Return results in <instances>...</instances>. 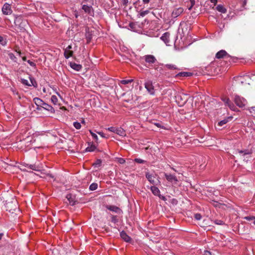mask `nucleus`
I'll return each instance as SVG.
<instances>
[{
  "label": "nucleus",
  "mask_w": 255,
  "mask_h": 255,
  "mask_svg": "<svg viewBox=\"0 0 255 255\" xmlns=\"http://www.w3.org/2000/svg\"><path fill=\"white\" fill-rule=\"evenodd\" d=\"M249 78V77L248 75L235 77L234 79L235 84L239 87L246 86L249 84L248 81Z\"/></svg>",
  "instance_id": "obj_1"
},
{
  "label": "nucleus",
  "mask_w": 255,
  "mask_h": 255,
  "mask_svg": "<svg viewBox=\"0 0 255 255\" xmlns=\"http://www.w3.org/2000/svg\"><path fill=\"white\" fill-rule=\"evenodd\" d=\"M176 103L179 106H183L188 100V95L183 93L178 92L175 94Z\"/></svg>",
  "instance_id": "obj_2"
},
{
  "label": "nucleus",
  "mask_w": 255,
  "mask_h": 255,
  "mask_svg": "<svg viewBox=\"0 0 255 255\" xmlns=\"http://www.w3.org/2000/svg\"><path fill=\"white\" fill-rule=\"evenodd\" d=\"M145 177L148 181L153 185H158L160 184L159 180L156 178V174H152L149 172L145 173Z\"/></svg>",
  "instance_id": "obj_3"
},
{
  "label": "nucleus",
  "mask_w": 255,
  "mask_h": 255,
  "mask_svg": "<svg viewBox=\"0 0 255 255\" xmlns=\"http://www.w3.org/2000/svg\"><path fill=\"white\" fill-rule=\"evenodd\" d=\"M93 2L92 1H89V4H84L82 5V9L84 10V11L91 15L93 16L94 12V9L92 7Z\"/></svg>",
  "instance_id": "obj_4"
},
{
  "label": "nucleus",
  "mask_w": 255,
  "mask_h": 255,
  "mask_svg": "<svg viewBox=\"0 0 255 255\" xmlns=\"http://www.w3.org/2000/svg\"><path fill=\"white\" fill-rule=\"evenodd\" d=\"M234 101L236 104L240 108L244 107L247 104V101L245 99L239 96H235Z\"/></svg>",
  "instance_id": "obj_5"
},
{
  "label": "nucleus",
  "mask_w": 255,
  "mask_h": 255,
  "mask_svg": "<svg viewBox=\"0 0 255 255\" xmlns=\"http://www.w3.org/2000/svg\"><path fill=\"white\" fill-rule=\"evenodd\" d=\"M107 129L109 131L116 133L120 136H124L126 135V131L122 128H116L112 127L108 128Z\"/></svg>",
  "instance_id": "obj_6"
},
{
  "label": "nucleus",
  "mask_w": 255,
  "mask_h": 255,
  "mask_svg": "<svg viewBox=\"0 0 255 255\" xmlns=\"http://www.w3.org/2000/svg\"><path fill=\"white\" fill-rule=\"evenodd\" d=\"M184 12V8L182 7H174L172 11L171 12V17L172 18L174 19L179 16L181 14H182Z\"/></svg>",
  "instance_id": "obj_7"
},
{
  "label": "nucleus",
  "mask_w": 255,
  "mask_h": 255,
  "mask_svg": "<svg viewBox=\"0 0 255 255\" xmlns=\"http://www.w3.org/2000/svg\"><path fill=\"white\" fill-rule=\"evenodd\" d=\"M222 100L224 103L225 106H228L232 111H235L237 109L234 104L230 100L229 98L227 97L222 98Z\"/></svg>",
  "instance_id": "obj_8"
},
{
  "label": "nucleus",
  "mask_w": 255,
  "mask_h": 255,
  "mask_svg": "<svg viewBox=\"0 0 255 255\" xmlns=\"http://www.w3.org/2000/svg\"><path fill=\"white\" fill-rule=\"evenodd\" d=\"M2 13L4 15H10L12 12L11 5L8 3H5L1 9Z\"/></svg>",
  "instance_id": "obj_9"
},
{
  "label": "nucleus",
  "mask_w": 255,
  "mask_h": 255,
  "mask_svg": "<svg viewBox=\"0 0 255 255\" xmlns=\"http://www.w3.org/2000/svg\"><path fill=\"white\" fill-rule=\"evenodd\" d=\"M145 62L149 65L154 64L156 61V58L152 55H146L142 57Z\"/></svg>",
  "instance_id": "obj_10"
},
{
  "label": "nucleus",
  "mask_w": 255,
  "mask_h": 255,
  "mask_svg": "<svg viewBox=\"0 0 255 255\" xmlns=\"http://www.w3.org/2000/svg\"><path fill=\"white\" fill-rule=\"evenodd\" d=\"M164 175L168 182L176 184L178 181L177 178L174 175L167 173H164Z\"/></svg>",
  "instance_id": "obj_11"
},
{
  "label": "nucleus",
  "mask_w": 255,
  "mask_h": 255,
  "mask_svg": "<svg viewBox=\"0 0 255 255\" xmlns=\"http://www.w3.org/2000/svg\"><path fill=\"white\" fill-rule=\"evenodd\" d=\"M145 88L146 89L147 91L148 92V93L151 95H154L155 91L154 87L152 85V83L150 81H148L146 82H145Z\"/></svg>",
  "instance_id": "obj_12"
},
{
  "label": "nucleus",
  "mask_w": 255,
  "mask_h": 255,
  "mask_svg": "<svg viewBox=\"0 0 255 255\" xmlns=\"http://www.w3.org/2000/svg\"><path fill=\"white\" fill-rule=\"evenodd\" d=\"M150 190L152 193L155 195L158 196L160 198L163 200H165L166 198L164 196H161L160 194V192L159 189L155 185L150 187Z\"/></svg>",
  "instance_id": "obj_13"
},
{
  "label": "nucleus",
  "mask_w": 255,
  "mask_h": 255,
  "mask_svg": "<svg viewBox=\"0 0 255 255\" xmlns=\"http://www.w3.org/2000/svg\"><path fill=\"white\" fill-rule=\"evenodd\" d=\"M228 57H230V55L224 50H221L218 51L216 54V58L217 59Z\"/></svg>",
  "instance_id": "obj_14"
},
{
  "label": "nucleus",
  "mask_w": 255,
  "mask_h": 255,
  "mask_svg": "<svg viewBox=\"0 0 255 255\" xmlns=\"http://www.w3.org/2000/svg\"><path fill=\"white\" fill-rule=\"evenodd\" d=\"M106 208L112 211V212H115V213H118V214H121L122 213V210L119 207H118L117 206H114V205H107L106 206Z\"/></svg>",
  "instance_id": "obj_15"
},
{
  "label": "nucleus",
  "mask_w": 255,
  "mask_h": 255,
  "mask_svg": "<svg viewBox=\"0 0 255 255\" xmlns=\"http://www.w3.org/2000/svg\"><path fill=\"white\" fill-rule=\"evenodd\" d=\"M85 36L87 40V43H88L91 40L92 36V31L90 30L89 27H85Z\"/></svg>",
  "instance_id": "obj_16"
},
{
  "label": "nucleus",
  "mask_w": 255,
  "mask_h": 255,
  "mask_svg": "<svg viewBox=\"0 0 255 255\" xmlns=\"http://www.w3.org/2000/svg\"><path fill=\"white\" fill-rule=\"evenodd\" d=\"M33 101L35 105L38 107L36 109L38 110H40L39 107H42L43 104L44 102H43L41 99L39 98H35L33 99Z\"/></svg>",
  "instance_id": "obj_17"
},
{
  "label": "nucleus",
  "mask_w": 255,
  "mask_h": 255,
  "mask_svg": "<svg viewBox=\"0 0 255 255\" xmlns=\"http://www.w3.org/2000/svg\"><path fill=\"white\" fill-rule=\"evenodd\" d=\"M120 236L126 242H130L131 241V238L125 231H122L120 233Z\"/></svg>",
  "instance_id": "obj_18"
},
{
  "label": "nucleus",
  "mask_w": 255,
  "mask_h": 255,
  "mask_svg": "<svg viewBox=\"0 0 255 255\" xmlns=\"http://www.w3.org/2000/svg\"><path fill=\"white\" fill-rule=\"evenodd\" d=\"M71 49V46L69 45L65 50L64 51V56L66 59L69 58L70 56H72V51L70 50Z\"/></svg>",
  "instance_id": "obj_19"
},
{
  "label": "nucleus",
  "mask_w": 255,
  "mask_h": 255,
  "mask_svg": "<svg viewBox=\"0 0 255 255\" xmlns=\"http://www.w3.org/2000/svg\"><path fill=\"white\" fill-rule=\"evenodd\" d=\"M23 166L25 167H27L29 168L30 169L35 170V171H39V167L36 164H29L25 163H23L22 164Z\"/></svg>",
  "instance_id": "obj_20"
},
{
  "label": "nucleus",
  "mask_w": 255,
  "mask_h": 255,
  "mask_svg": "<svg viewBox=\"0 0 255 255\" xmlns=\"http://www.w3.org/2000/svg\"><path fill=\"white\" fill-rule=\"evenodd\" d=\"M66 198L69 201V204L71 205H74L77 201L75 200V197L71 194H67Z\"/></svg>",
  "instance_id": "obj_21"
},
{
  "label": "nucleus",
  "mask_w": 255,
  "mask_h": 255,
  "mask_svg": "<svg viewBox=\"0 0 255 255\" xmlns=\"http://www.w3.org/2000/svg\"><path fill=\"white\" fill-rule=\"evenodd\" d=\"M232 119H233V117L232 116H230V117H228L227 118H226L224 120L220 121L218 123V125L219 126L222 127L224 125L227 124L228 122H229V121H231Z\"/></svg>",
  "instance_id": "obj_22"
},
{
  "label": "nucleus",
  "mask_w": 255,
  "mask_h": 255,
  "mask_svg": "<svg viewBox=\"0 0 255 255\" xmlns=\"http://www.w3.org/2000/svg\"><path fill=\"white\" fill-rule=\"evenodd\" d=\"M41 108H43L45 110L50 111L52 113L54 112L53 108L51 106L48 105V104L45 103V102H44V103L43 104V105Z\"/></svg>",
  "instance_id": "obj_23"
},
{
  "label": "nucleus",
  "mask_w": 255,
  "mask_h": 255,
  "mask_svg": "<svg viewBox=\"0 0 255 255\" xmlns=\"http://www.w3.org/2000/svg\"><path fill=\"white\" fill-rule=\"evenodd\" d=\"M169 33L166 32L164 33L161 37V39L166 44L169 42L168 38H169Z\"/></svg>",
  "instance_id": "obj_24"
},
{
  "label": "nucleus",
  "mask_w": 255,
  "mask_h": 255,
  "mask_svg": "<svg viewBox=\"0 0 255 255\" xmlns=\"http://www.w3.org/2000/svg\"><path fill=\"white\" fill-rule=\"evenodd\" d=\"M164 68H167L168 69H170V70L178 69L175 65L172 64H167L165 65Z\"/></svg>",
  "instance_id": "obj_25"
},
{
  "label": "nucleus",
  "mask_w": 255,
  "mask_h": 255,
  "mask_svg": "<svg viewBox=\"0 0 255 255\" xmlns=\"http://www.w3.org/2000/svg\"><path fill=\"white\" fill-rule=\"evenodd\" d=\"M216 9L222 13H225L226 12V9L222 5H218L216 7Z\"/></svg>",
  "instance_id": "obj_26"
},
{
  "label": "nucleus",
  "mask_w": 255,
  "mask_h": 255,
  "mask_svg": "<svg viewBox=\"0 0 255 255\" xmlns=\"http://www.w3.org/2000/svg\"><path fill=\"white\" fill-rule=\"evenodd\" d=\"M192 75V73L190 72H181L177 74V76L179 77H190Z\"/></svg>",
  "instance_id": "obj_27"
},
{
  "label": "nucleus",
  "mask_w": 255,
  "mask_h": 255,
  "mask_svg": "<svg viewBox=\"0 0 255 255\" xmlns=\"http://www.w3.org/2000/svg\"><path fill=\"white\" fill-rule=\"evenodd\" d=\"M96 149V146L95 144H92L91 146L87 147L86 148V151H94Z\"/></svg>",
  "instance_id": "obj_28"
},
{
  "label": "nucleus",
  "mask_w": 255,
  "mask_h": 255,
  "mask_svg": "<svg viewBox=\"0 0 255 255\" xmlns=\"http://www.w3.org/2000/svg\"><path fill=\"white\" fill-rule=\"evenodd\" d=\"M102 162V160L97 159L96 161H95V162H94L93 164V165L95 167H99L101 165Z\"/></svg>",
  "instance_id": "obj_29"
},
{
  "label": "nucleus",
  "mask_w": 255,
  "mask_h": 255,
  "mask_svg": "<svg viewBox=\"0 0 255 255\" xmlns=\"http://www.w3.org/2000/svg\"><path fill=\"white\" fill-rule=\"evenodd\" d=\"M133 80L132 79H128V80H122L120 81V83L122 84L126 85V84L131 83V82H133Z\"/></svg>",
  "instance_id": "obj_30"
},
{
  "label": "nucleus",
  "mask_w": 255,
  "mask_h": 255,
  "mask_svg": "<svg viewBox=\"0 0 255 255\" xmlns=\"http://www.w3.org/2000/svg\"><path fill=\"white\" fill-rule=\"evenodd\" d=\"M98 188V184L96 183L91 184L89 187V189L91 191H94L97 189Z\"/></svg>",
  "instance_id": "obj_31"
},
{
  "label": "nucleus",
  "mask_w": 255,
  "mask_h": 255,
  "mask_svg": "<svg viewBox=\"0 0 255 255\" xmlns=\"http://www.w3.org/2000/svg\"><path fill=\"white\" fill-rule=\"evenodd\" d=\"M8 55L9 57V58L12 60V61H13L14 62H16V57L15 56V55H14V54H13L11 52H10L8 54Z\"/></svg>",
  "instance_id": "obj_32"
},
{
  "label": "nucleus",
  "mask_w": 255,
  "mask_h": 255,
  "mask_svg": "<svg viewBox=\"0 0 255 255\" xmlns=\"http://www.w3.org/2000/svg\"><path fill=\"white\" fill-rule=\"evenodd\" d=\"M51 101L54 105H56L58 103V99L55 95L51 96Z\"/></svg>",
  "instance_id": "obj_33"
},
{
  "label": "nucleus",
  "mask_w": 255,
  "mask_h": 255,
  "mask_svg": "<svg viewBox=\"0 0 255 255\" xmlns=\"http://www.w3.org/2000/svg\"><path fill=\"white\" fill-rule=\"evenodd\" d=\"M245 219L248 221H253V224L255 225V217L254 216H247Z\"/></svg>",
  "instance_id": "obj_34"
},
{
  "label": "nucleus",
  "mask_w": 255,
  "mask_h": 255,
  "mask_svg": "<svg viewBox=\"0 0 255 255\" xmlns=\"http://www.w3.org/2000/svg\"><path fill=\"white\" fill-rule=\"evenodd\" d=\"M30 82L31 83V85H32L34 87H37V83H36V81L35 80V79L33 78L30 77Z\"/></svg>",
  "instance_id": "obj_35"
},
{
  "label": "nucleus",
  "mask_w": 255,
  "mask_h": 255,
  "mask_svg": "<svg viewBox=\"0 0 255 255\" xmlns=\"http://www.w3.org/2000/svg\"><path fill=\"white\" fill-rule=\"evenodd\" d=\"M71 67L73 69H75L77 71H79L80 70V65L73 64L71 65Z\"/></svg>",
  "instance_id": "obj_36"
},
{
  "label": "nucleus",
  "mask_w": 255,
  "mask_h": 255,
  "mask_svg": "<svg viewBox=\"0 0 255 255\" xmlns=\"http://www.w3.org/2000/svg\"><path fill=\"white\" fill-rule=\"evenodd\" d=\"M0 44L2 45H5L6 44V41L3 37L0 35Z\"/></svg>",
  "instance_id": "obj_37"
},
{
  "label": "nucleus",
  "mask_w": 255,
  "mask_h": 255,
  "mask_svg": "<svg viewBox=\"0 0 255 255\" xmlns=\"http://www.w3.org/2000/svg\"><path fill=\"white\" fill-rule=\"evenodd\" d=\"M149 12V11L148 10H146L141 11L140 12L139 14H140V16L143 17L145 15L147 14Z\"/></svg>",
  "instance_id": "obj_38"
},
{
  "label": "nucleus",
  "mask_w": 255,
  "mask_h": 255,
  "mask_svg": "<svg viewBox=\"0 0 255 255\" xmlns=\"http://www.w3.org/2000/svg\"><path fill=\"white\" fill-rule=\"evenodd\" d=\"M21 83L25 85L30 86L31 84L29 83L28 80L22 79H21Z\"/></svg>",
  "instance_id": "obj_39"
},
{
  "label": "nucleus",
  "mask_w": 255,
  "mask_h": 255,
  "mask_svg": "<svg viewBox=\"0 0 255 255\" xmlns=\"http://www.w3.org/2000/svg\"><path fill=\"white\" fill-rule=\"evenodd\" d=\"M90 60L88 58V59H86L85 61V69H87V68H89V64L90 63Z\"/></svg>",
  "instance_id": "obj_40"
},
{
  "label": "nucleus",
  "mask_w": 255,
  "mask_h": 255,
  "mask_svg": "<svg viewBox=\"0 0 255 255\" xmlns=\"http://www.w3.org/2000/svg\"><path fill=\"white\" fill-rule=\"evenodd\" d=\"M190 2L191 4V5L188 7V9L190 10H191L193 6L195 5V0H190Z\"/></svg>",
  "instance_id": "obj_41"
},
{
  "label": "nucleus",
  "mask_w": 255,
  "mask_h": 255,
  "mask_svg": "<svg viewBox=\"0 0 255 255\" xmlns=\"http://www.w3.org/2000/svg\"><path fill=\"white\" fill-rule=\"evenodd\" d=\"M214 223L217 225H223L224 224V222L223 221L220 220H216L214 221Z\"/></svg>",
  "instance_id": "obj_42"
},
{
  "label": "nucleus",
  "mask_w": 255,
  "mask_h": 255,
  "mask_svg": "<svg viewBox=\"0 0 255 255\" xmlns=\"http://www.w3.org/2000/svg\"><path fill=\"white\" fill-rule=\"evenodd\" d=\"M202 216L200 214L197 213L194 215V218L197 220H200L201 219Z\"/></svg>",
  "instance_id": "obj_43"
},
{
  "label": "nucleus",
  "mask_w": 255,
  "mask_h": 255,
  "mask_svg": "<svg viewBox=\"0 0 255 255\" xmlns=\"http://www.w3.org/2000/svg\"><path fill=\"white\" fill-rule=\"evenodd\" d=\"M73 125L76 129H80V123L75 122L73 123Z\"/></svg>",
  "instance_id": "obj_44"
},
{
  "label": "nucleus",
  "mask_w": 255,
  "mask_h": 255,
  "mask_svg": "<svg viewBox=\"0 0 255 255\" xmlns=\"http://www.w3.org/2000/svg\"><path fill=\"white\" fill-rule=\"evenodd\" d=\"M90 131V133H91L92 136H93V137L95 139V140L96 141H97L98 137V136L97 135V134L96 133L92 132L91 130Z\"/></svg>",
  "instance_id": "obj_45"
},
{
  "label": "nucleus",
  "mask_w": 255,
  "mask_h": 255,
  "mask_svg": "<svg viewBox=\"0 0 255 255\" xmlns=\"http://www.w3.org/2000/svg\"><path fill=\"white\" fill-rule=\"evenodd\" d=\"M135 161L138 163H144L145 161L140 158H136L135 159Z\"/></svg>",
  "instance_id": "obj_46"
},
{
  "label": "nucleus",
  "mask_w": 255,
  "mask_h": 255,
  "mask_svg": "<svg viewBox=\"0 0 255 255\" xmlns=\"http://www.w3.org/2000/svg\"><path fill=\"white\" fill-rule=\"evenodd\" d=\"M203 255H215V254H212L211 252L208 251H205Z\"/></svg>",
  "instance_id": "obj_47"
},
{
  "label": "nucleus",
  "mask_w": 255,
  "mask_h": 255,
  "mask_svg": "<svg viewBox=\"0 0 255 255\" xmlns=\"http://www.w3.org/2000/svg\"><path fill=\"white\" fill-rule=\"evenodd\" d=\"M27 62L31 66L35 67L36 64L32 61L29 60H27Z\"/></svg>",
  "instance_id": "obj_48"
},
{
  "label": "nucleus",
  "mask_w": 255,
  "mask_h": 255,
  "mask_svg": "<svg viewBox=\"0 0 255 255\" xmlns=\"http://www.w3.org/2000/svg\"><path fill=\"white\" fill-rule=\"evenodd\" d=\"M123 4L125 6H127V4L128 3V0H122Z\"/></svg>",
  "instance_id": "obj_49"
},
{
  "label": "nucleus",
  "mask_w": 255,
  "mask_h": 255,
  "mask_svg": "<svg viewBox=\"0 0 255 255\" xmlns=\"http://www.w3.org/2000/svg\"><path fill=\"white\" fill-rule=\"evenodd\" d=\"M119 162L121 163V164H123L126 161H125V160L123 158H120L119 160Z\"/></svg>",
  "instance_id": "obj_50"
},
{
  "label": "nucleus",
  "mask_w": 255,
  "mask_h": 255,
  "mask_svg": "<svg viewBox=\"0 0 255 255\" xmlns=\"http://www.w3.org/2000/svg\"><path fill=\"white\" fill-rule=\"evenodd\" d=\"M239 153H244V155L248 154L249 153V152H247L246 151H243V150H240L239 151Z\"/></svg>",
  "instance_id": "obj_51"
},
{
  "label": "nucleus",
  "mask_w": 255,
  "mask_h": 255,
  "mask_svg": "<svg viewBox=\"0 0 255 255\" xmlns=\"http://www.w3.org/2000/svg\"><path fill=\"white\" fill-rule=\"evenodd\" d=\"M155 69L156 70H158V71H159V72H160V73H161V70H162V68H161V67H156V68H155Z\"/></svg>",
  "instance_id": "obj_52"
},
{
  "label": "nucleus",
  "mask_w": 255,
  "mask_h": 255,
  "mask_svg": "<svg viewBox=\"0 0 255 255\" xmlns=\"http://www.w3.org/2000/svg\"><path fill=\"white\" fill-rule=\"evenodd\" d=\"M98 134H99V135H100L102 137H105V134H104V133L103 132H98Z\"/></svg>",
  "instance_id": "obj_53"
},
{
  "label": "nucleus",
  "mask_w": 255,
  "mask_h": 255,
  "mask_svg": "<svg viewBox=\"0 0 255 255\" xmlns=\"http://www.w3.org/2000/svg\"><path fill=\"white\" fill-rule=\"evenodd\" d=\"M142 1L144 4H147L150 2V0H142Z\"/></svg>",
  "instance_id": "obj_54"
},
{
  "label": "nucleus",
  "mask_w": 255,
  "mask_h": 255,
  "mask_svg": "<svg viewBox=\"0 0 255 255\" xmlns=\"http://www.w3.org/2000/svg\"><path fill=\"white\" fill-rule=\"evenodd\" d=\"M112 222H114L116 223V221H117L116 217V216H113L112 217Z\"/></svg>",
  "instance_id": "obj_55"
},
{
  "label": "nucleus",
  "mask_w": 255,
  "mask_h": 255,
  "mask_svg": "<svg viewBox=\"0 0 255 255\" xmlns=\"http://www.w3.org/2000/svg\"><path fill=\"white\" fill-rule=\"evenodd\" d=\"M210 1L215 4L217 2V0H210Z\"/></svg>",
  "instance_id": "obj_56"
},
{
  "label": "nucleus",
  "mask_w": 255,
  "mask_h": 255,
  "mask_svg": "<svg viewBox=\"0 0 255 255\" xmlns=\"http://www.w3.org/2000/svg\"><path fill=\"white\" fill-rule=\"evenodd\" d=\"M15 51L17 52V53L18 54L19 56H21V52L20 51H17V50H16Z\"/></svg>",
  "instance_id": "obj_57"
},
{
  "label": "nucleus",
  "mask_w": 255,
  "mask_h": 255,
  "mask_svg": "<svg viewBox=\"0 0 255 255\" xmlns=\"http://www.w3.org/2000/svg\"><path fill=\"white\" fill-rule=\"evenodd\" d=\"M81 123H82L83 124H85V122L84 119H82V120H81Z\"/></svg>",
  "instance_id": "obj_58"
},
{
  "label": "nucleus",
  "mask_w": 255,
  "mask_h": 255,
  "mask_svg": "<svg viewBox=\"0 0 255 255\" xmlns=\"http://www.w3.org/2000/svg\"><path fill=\"white\" fill-rule=\"evenodd\" d=\"M22 58L23 61H26V57H25V56L23 57Z\"/></svg>",
  "instance_id": "obj_59"
},
{
  "label": "nucleus",
  "mask_w": 255,
  "mask_h": 255,
  "mask_svg": "<svg viewBox=\"0 0 255 255\" xmlns=\"http://www.w3.org/2000/svg\"><path fill=\"white\" fill-rule=\"evenodd\" d=\"M3 235V234H2V233L0 234V240L1 239V238H2Z\"/></svg>",
  "instance_id": "obj_60"
},
{
  "label": "nucleus",
  "mask_w": 255,
  "mask_h": 255,
  "mask_svg": "<svg viewBox=\"0 0 255 255\" xmlns=\"http://www.w3.org/2000/svg\"><path fill=\"white\" fill-rule=\"evenodd\" d=\"M83 1H86V2H88L89 3V1H91L90 0H83Z\"/></svg>",
  "instance_id": "obj_61"
},
{
  "label": "nucleus",
  "mask_w": 255,
  "mask_h": 255,
  "mask_svg": "<svg viewBox=\"0 0 255 255\" xmlns=\"http://www.w3.org/2000/svg\"><path fill=\"white\" fill-rule=\"evenodd\" d=\"M43 91L44 92H46V90H45V88H44L43 89Z\"/></svg>",
  "instance_id": "obj_62"
},
{
  "label": "nucleus",
  "mask_w": 255,
  "mask_h": 255,
  "mask_svg": "<svg viewBox=\"0 0 255 255\" xmlns=\"http://www.w3.org/2000/svg\"><path fill=\"white\" fill-rule=\"evenodd\" d=\"M156 125L157 127H158V126H159V124H156Z\"/></svg>",
  "instance_id": "obj_63"
},
{
  "label": "nucleus",
  "mask_w": 255,
  "mask_h": 255,
  "mask_svg": "<svg viewBox=\"0 0 255 255\" xmlns=\"http://www.w3.org/2000/svg\"><path fill=\"white\" fill-rule=\"evenodd\" d=\"M173 170L176 171L175 169L173 168H172Z\"/></svg>",
  "instance_id": "obj_64"
}]
</instances>
